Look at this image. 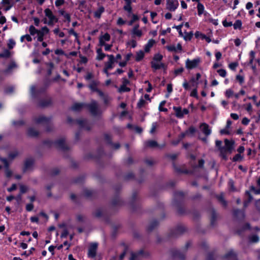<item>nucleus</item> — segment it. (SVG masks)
I'll return each mask as SVG.
<instances>
[{"label": "nucleus", "instance_id": "1", "mask_svg": "<svg viewBox=\"0 0 260 260\" xmlns=\"http://www.w3.org/2000/svg\"><path fill=\"white\" fill-rule=\"evenodd\" d=\"M190 244L189 242H187L185 247L183 248L181 250L177 249H172L171 251V255L172 257L178 260H183L185 258V252L187 250Z\"/></svg>", "mask_w": 260, "mask_h": 260}, {"label": "nucleus", "instance_id": "2", "mask_svg": "<svg viewBox=\"0 0 260 260\" xmlns=\"http://www.w3.org/2000/svg\"><path fill=\"white\" fill-rule=\"evenodd\" d=\"M85 107L88 109L92 115L95 116L98 114V104L96 101H92L89 104H86Z\"/></svg>", "mask_w": 260, "mask_h": 260}, {"label": "nucleus", "instance_id": "3", "mask_svg": "<svg viewBox=\"0 0 260 260\" xmlns=\"http://www.w3.org/2000/svg\"><path fill=\"white\" fill-rule=\"evenodd\" d=\"M44 12L45 16L49 19L47 23L48 25H53L55 22H57V18L53 14L52 11L49 9H46Z\"/></svg>", "mask_w": 260, "mask_h": 260}, {"label": "nucleus", "instance_id": "4", "mask_svg": "<svg viewBox=\"0 0 260 260\" xmlns=\"http://www.w3.org/2000/svg\"><path fill=\"white\" fill-rule=\"evenodd\" d=\"M179 3L177 0H167L166 8L170 11H174L178 8Z\"/></svg>", "mask_w": 260, "mask_h": 260}, {"label": "nucleus", "instance_id": "5", "mask_svg": "<svg viewBox=\"0 0 260 260\" xmlns=\"http://www.w3.org/2000/svg\"><path fill=\"white\" fill-rule=\"evenodd\" d=\"M200 62V58H196L193 60L187 59L185 62V66L188 69H192L196 68Z\"/></svg>", "mask_w": 260, "mask_h": 260}, {"label": "nucleus", "instance_id": "6", "mask_svg": "<svg viewBox=\"0 0 260 260\" xmlns=\"http://www.w3.org/2000/svg\"><path fill=\"white\" fill-rule=\"evenodd\" d=\"M173 110L175 112V115L179 118H182L185 114H187L189 111L187 109H184L183 110L180 107H174Z\"/></svg>", "mask_w": 260, "mask_h": 260}, {"label": "nucleus", "instance_id": "7", "mask_svg": "<svg viewBox=\"0 0 260 260\" xmlns=\"http://www.w3.org/2000/svg\"><path fill=\"white\" fill-rule=\"evenodd\" d=\"M98 244L96 243H91L89 247L88 256L91 258H94L96 255V251Z\"/></svg>", "mask_w": 260, "mask_h": 260}, {"label": "nucleus", "instance_id": "8", "mask_svg": "<svg viewBox=\"0 0 260 260\" xmlns=\"http://www.w3.org/2000/svg\"><path fill=\"white\" fill-rule=\"evenodd\" d=\"M99 84V82L98 81L93 80L88 85V87L91 91L96 92L99 95H103V92L97 88V86Z\"/></svg>", "mask_w": 260, "mask_h": 260}, {"label": "nucleus", "instance_id": "9", "mask_svg": "<svg viewBox=\"0 0 260 260\" xmlns=\"http://www.w3.org/2000/svg\"><path fill=\"white\" fill-rule=\"evenodd\" d=\"M35 122L38 124H42L48 125L50 124V118L46 117L44 116H40L35 119Z\"/></svg>", "mask_w": 260, "mask_h": 260}, {"label": "nucleus", "instance_id": "10", "mask_svg": "<svg viewBox=\"0 0 260 260\" xmlns=\"http://www.w3.org/2000/svg\"><path fill=\"white\" fill-rule=\"evenodd\" d=\"M55 145L58 148L63 150H67L68 149L63 139H60L56 141L55 142Z\"/></svg>", "mask_w": 260, "mask_h": 260}, {"label": "nucleus", "instance_id": "11", "mask_svg": "<svg viewBox=\"0 0 260 260\" xmlns=\"http://www.w3.org/2000/svg\"><path fill=\"white\" fill-rule=\"evenodd\" d=\"M109 58V60L105 63V67L107 69H111L113 68V63L115 61L114 56L113 55H107Z\"/></svg>", "mask_w": 260, "mask_h": 260}, {"label": "nucleus", "instance_id": "12", "mask_svg": "<svg viewBox=\"0 0 260 260\" xmlns=\"http://www.w3.org/2000/svg\"><path fill=\"white\" fill-rule=\"evenodd\" d=\"M200 128L202 132L206 136H208L211 133V129L209 128V125L205 123H203L200 125Z\"/></svg>", "mask_w": 260, "mask_h": 260}, {"label": "nucleus", "instance_id": "13", "mask_svg": "<svg viewBox=\"0 0 260 260\" xmlns=\"http://www.w3.org/2000/svg\"><path fill=\"white\" fill-rule=\"evenodd\" d=\"M34 165V160L32 159L28 158L24 162V166L23 168V172H25L28 170L32 168Z\"/></svg>", "mask_w": 260, "mask_h": 260}, {"label": "nucleus", "instance_id": "14", "mask_svg": "<svg viewBox=\"0 0 260 260\" xmlns=\"http://www.w3.org/2000/svg\"><path fill=\"white\" fill-rule=\"evenodd\" d=\"M145 146L146 147H150V148H154V147H159L160 148H162L164 147L165 145L162 146L161 147H160L159 145L157 144V142L154 140H149L147 141H146L144 143Z\"/></svg>", "mask_w": 260, "mask_h": 260}, {"label": "nucleus", "instance_id": "15", "mask_svg": "<svg viewBox=\"0 0 260 260\" xmlns=\"http://www.w3.org/2000/svg\"><path fill=\"white\" fill-rule=\"evenodd\" d=\"M110 40V36L108 33H106L104 35L101 36L99 39L100 45L103 46L105 45V42L109 41Z\"/></svg>", "mask_w": 260, "mask_h": 260}, {"label": "nucleus", "instance_id": "16", "mask_svg": "<svg viewBox=\"0 0 260 260\" xmlns=\"http://www.w3.org/2000/svg\"><path fill=\"white\" fill-rule=\"evenodd\" d=\"M166 48L170 52H176L178 50H182V46L180 44H178L177 47L175 45H170L166 46Z\"/></svg>", "mask_w": 260, "mask_h": 260}, {"label": "nucleus", "instance_id": "17", "mask_svg": "<svg viewBox=\"0 0 260 260\" xmlns=\"http://www.w3.org/2000/svg\"><path fill=\"white\" fill-rule=\"evenodd\" d=\"M51 104L50 98H47L42 100L39 103V106L42 108L47 107Z\"/></svg>", "mask_w": 260, "mask_h": 260}, {"label": "nucleus", "instance_id": "18", "mask_svg": "<svg viewBox=\"0 0 260 260\" xmlns=\"http://www.w3.org/2000/svg\"><path fill=\"white\" fill-rule=\"evenodd\" d=\"M86 104L85 103H75L72 107L71 109L74 111H80L84 107H85Z\"/></svg>", "mask_w": 260, "mask_h": 260}, {"label": "nucleus", "instance_id": "19", "mask_svg": "<svg viewBox=\"0 0 260 260\" xmlns=\"http://www.w3.org/2000/svg\"><path fill=\"white\" fill-rule=\"evenodd\" d=\"M105 11V8L103 6H100L93 13L94 17L96 18H100L102 14Z\"/></svg>", "mask_w": 260, "mask_h": 260}, {"label": "nucleus", "instance_id": "20", "mask_svg": "<svg viewBox=\"0 0 260 260\" xmlns=\"http://www.w3.org/2000/svg\"><path fill=\"white\" fill-rule=\"evenodd\" d=\"M234 216L238 219H243L245 217L244 211L239 209H235L234 210Z\"/></svg>", "mask_w": 260, "mask_h": 260}, {"label": "nucleus", "instance_id": "21", "mask_svg": "<svg viewBox=\"0 0 260 260\" xmlns=\"http://www.w3.org/2000/svg\"><path fill=\"white\" fill-rule=\"evenodd\" d=\"M155 43V40L153 39H150L149 40L148 43L145 45L144 50L146 52H148L150 51V48Z\"/></svg>", "mask_w": 260, "mask_h": 260}, {"label": "nucleus", "instance_id": "22", "mask_svg": "<svg viewBox=\"0 0 260 260\" xmlns=\"http://www.w3.org/2000/svg\"><path fill=\"white\" fill-rule=\"evenodd\" d=\"M224 257L228 260H237L236 254L233 250H231L229 252H228L225 255Z\"/></svg>", "mask_w": 260, "mask_h": 260}, {"label": "nucleus", "instance_id": "23", "mask_svg": "<svg viewBox=\"0 0 260 260\" xmlns=\"http://www.w3.org/2000/svg\"><path fill=\"white\" fill-rule=\"evenodd\" d=\"M151 67L155 69V70H158L160 68H165V65L163 63H157L156 62H155L154 61H152L151 62Z\"/></svg>", "mask_w": 260, "mask_h": 260}, {"label": "nucleus", "instance_id": "24", "mask_svg": "<svg viewBox=\"0 0 260 260\" xmlns=\"http://www.w3.org/2000/svg\"><path fill=\"white\" fill-rule=\"evenodd\" d=\"M27 135L29 137H35L38 136L39 132L33 128H29L27 130Z\"/></svg>", "mask_w": 260, "mask_h": 260}, {"label": "nucleus", "instance_id": "25", "mask_svg": "<svg viewBox=\"0 0 260 260\" xmlns=\"http://www.w3.org/2000/svg\"><path fill=\"white\" fill-rule=\"evenodd\" d=\"M77 122L81 127L84 128L85 129H86L88 131H89L90 129V127L89 126L86 125V124H87L86 121H85L84 120L80 119V120H78L77 121Z\"/></svg>", "mask_w": 260, "mask_h": 260}, {"label": "nucleus", "instance_id": "26", "mask_svg": "<svg viewBox=\"0 0 260 260\" xmlns=\"http://www.w3.org/2000/svg\"><path fill=\"white\" fill-rule=\"evenodd\" d=\"M96 52L98 55L96 56V59L99 60H101L103 59V58L107 56L105 53L102 52V50L101 48H99L96 50Z\"/></svg>", "mask_w": 260, "mask_h": 260}, {"label": "nucleus", "instance_id": "27", "mask_svg": "<svg viewBox=\"0 0 260 260\" xmlns=\"http://www.w3.org/2000/svg\"><path fill=\"white\" fill-rule=\"evenodd\" d=\"M105 138L107 142L108 143L111 144L116 149H117L120 147V144L119 143H116L114 144L111 143V139L109 135H105Z\"/></svg>", "mask_w": 260, "mask_h": 260}, {"label": "nucleus", "instance_id": "28", "mask_svg": "<svg viewBox=\"0 0 260 260\" xmlns=\"http://www.w3.org/2000/svg\"><path fill=\"white\" fill-rule=\"evenodd\" d=\"M143 254V251L142 250L139 251L138 252H132L131 253V256L129 258V260H137L138 257L141 255Z\"/></svg>", "mask_w": 260, "mask_h": 260}, {"label": "nucleus", "instance_id": "29", "mask_svg": "<svg viewBox=\"0 0 260 260\" xmlns=\"http://www.w3.org/2000/svg\"><path fill=\"white\" fill-rule=\"evenodd\" d=\"M144 56V52L142 50H140L137 52L135 59L137 61H140L143 58Z\"/></svg>", "mask_w": 260, "mask_h": 260}, {"label": "nucleus", "instance_id": "30", "mask_svg": "<svg viewBox=\"0 0 260 260\" xmlns=\"http://www.w3.org/2000/svg\"><path fill=\"white\" fill-rule=\"evenodd\" d=\"M225 145L228 150L231 151L233 148L234 143L229 141L228 139L224 140Z\"/></svg>", "mask_w": 260, "mask_h": 260}, {"label": "nucleus", "instance_id": "31", "mask_svg": "<svg viewBox=\"0 0 260 260\" xmlns=\"http://www.w3.org/2000/svg\"><path fill=\"white\" fill-rule=\"evenodd\" d=\"M217 215L214 210L211 211V224L214 225L216 220Z\"/></svg>", "mask_w": 260, "mask_h": 260}, {"label": "nucleus", "instance_id": "32", "mask_svg": "<svg viewBox=\"0 0 260 260\" xmlns=\"http://www.w3.org/2000/svg\"><path fill=\"white\" fill-rule=\"evenodd\" d=\"M131 90V89L126 87V85H121L118 89V91L120 93L128 92Z\"/></svg>", "mask_w": 260, "mask_h": 260}, {"label": "nucleus", "instance_id": "33", "mask_svg": "<svg viewBox=\"0 0 260 260\" xmlns=\"http://www.w3.org/2000/svg\"><path fill=\"white\" fill-rule=\"evenodd\" d=\"M59 13L64 17L68 22L71 21V17L69 14L66 13L63 10L59 11Z\"/></svg>", "mask_w": 260, "mask_h": 260}, {"label": "nucleus", "instance_id": "34", "mask_svg": "<svg viewBox=\"0 0 260 260\" xmlns=\"http://www.w3.org/2000/svg\"><path fill=\"white\" fill-rule=\"evenodd\" d=\"M158 224V222L156 220L152 221L148 226V230L152 231Z\"/></svg>", "mask_w": 260, "mask_h": 260}, {"label": "nucleus", "instance_id": "35", "mask_svg": "<svg viewBox=\"0 0 260 260\" xmlns=\"http://www.w3.org/2000/svg\"><path fill=\"white\" fill-rule=\"evenodd\" d=\"M100 96L102 98L105 104H108L111 100V98H110L108 95L105 94L104 92L103 95Z\"/></svg>", "mask_w": 260, "mask_h": 260}, {"label": "nucleus", "instance_id": "36", "mask_svg": "<svg viewBox=\"0 0 260 260\" xmlns=\"http://www.w3.org/2000/svg\"><path fill=\"white\" fill-rule=\"evenodd\" d=\"M19 154L17 150H15L14 151L11 152L9 154V158L11 160L14 159L15 157H16Z\"/></svg>", "mask_w": 260, "mask_h": 260}, {"label": "nucleus", "instance_id": "37", "mask_svg": "<svg viewBox=\"0 0 260 260\" xmlns=\"http://www.w3.org/2000/svg\"><path fill=\"white\" fill-rule=\"evenodd\" d=\"M112 203L113 206H120L122 205V201L119 197H117L113 200Z\"/></svg>", "mask_w": 260, "mask_h": 260}, {"label": "nucleus", "instance_id": "38", "mask_svg": "<svg viewBox=\"0 0 260 260\" xmlns=\"http://www.w3.org/2000/svg\"><path fill=\"white\" fill-rule=\"evenodd\" d=\"M234 29H241L242 26V22L240 20H237L233 24Z\"/></svg>", "mask_w": 260, "mask_h": 260}, {"label": "nucleus", "instance_id": "39", "mask_svg": "<svg viewBox=\"0 0 260 260\" xmlns=\"http://www.w3.org/2000/svg\"><path fill=\"white\" fill-rule=\"evenodd\" d=\"M197 8H198V12L199 15H201L203 13V12H204V6L202 4L199 3L198 4Z\"/></svg>", "mask_w": 260, "mask_h": 260}, {"label": "nucleus", "instance_id": "40", "mask_svg": "<svg viewBox=\"0 0 260 260\" xmlns=\"http://www.w3.org/2000/svg\"><path fill=\"white\" fill-rule=\"evenodd\" d=\"M39 30L37 29L33 25H30L29 28V32L31 35L34 36L37 34Z\"/></svg>", "mask_w": 260, "mask_h": 260}, {"label": "nucleus", "instance_id": "41", "mask_svg": "<svg viewBox=\"0 0 260 260\" xmlns=\"http://www.w3.org/2000/svg\"><path fill=\"white\" fill-rule=\"evenodd\" d=\"M243 159V156L240 154H237L233 158L234 161H241Z\"/></svg>", "mask_w": 260, "mask_h": 260}, {"label": "nucleus", "instance_id": "42", "mask_svg": "<svg viewBox=\"0 0 260 260\" xmlns=\"http://www.w3.org/2000/svg\"><path fill=\"white\" fill-rule=\"evenodd\" d=\"M38 35V41L39 42H42L43 41V37L44 36V32L39 30L37 32Z\"/></svg>", "mask_w": 260, "mask_h": 260}, {"label": "nucleus", "instance_id": "43", "mask_svg": "<svg viewBox=\"0 0 260 260\" xmlns=\"http://www.w3.org/2000/svg\"><path fill=\"white\" fill-rule=\"evenodd\" d=\"M132 34L139 37H141L143 35L142 31L140 29L132 30Z\"/></svg>", "mask_w": 260, "mask_h": 260}, {"label": "nucleus", "instance_id": "44", "mask_svg": "<svg viewBox=\"0 0 260 260\" xmlns=\"http://www.w3.org/2000/svg\"><path fill=\"white\" fill-rule=\"evenodd\" d=\"M10 55V52L9 51L6 50L3 53L0 54V57L8 58Z\"/></svg>", "mask_w": 260, "mask_h": 260}, {"label": "nucleus", "instance_id": "45", "mask_svg": "<svg viewBox=\"0 0 260 260\" xmlns=\"http://www.w3.org/2000/svg\"><path fill=\"white\" fill-rule=\"evenodd\" d=\"M157 127H158L157 123H156V122L153 123L152 124L151 128L150 131V133L152 134L154 133L155 132V131Z\"/></svg>", "mask_w": 260, "mask_h": 260}, {"label": "nucleus", "instance_id": "46", "mask_svg": "<svg viewBox=\"0 0 260 260\" xmlns=\"http://www.w3.org/2000/svg\"><path fill=\"white\" fill-rule=\"evenodd\" d=\"M162 55L160 54H156L154 55V57H153V61H154L155 62L156 61H159L160 60H161V59H162Z\"/></svg>", "mask_w": 260, "mask_h": 260}, {"label": "nucleus", "instance_id": "47", "mask_svg": "<svg viewBox=\"0 0 260 260\" xmlns=\"http://www.w3.org/2000/svg\"><path fill=\"white\" fill-rule=\"evenodd\" d=\"M146 104V101L143 98L140 99L139 101L137 104L138 107L141 108L143 107Z\"/></svg>", "mask_w": 260, "mask_h": 260}, {"label": "nucleus", "instance_id": "48", "mask_svg": "<svg viewBox=\"0 0 260 260\" xmlns=\"http://www.w3.org/2000/svg\"><path fill=\"white\" fill-rule=\"evenodd\" d=\"M217 73L222 77H225L226 75V72L224 69H219L217 71Z\"/></svg>", "mask_w": 260, "mask_h": 260}, {"label": "nucleus", "instance_id": "49", "mask_svg": "<svg viewBox=\"0 0 260 260\" xmlns=\"http://www.w3.org/2000/svg\"><path fill=\"white\" fill-rule=\"evenodd\" d=\"M250 191H252L256 194H260V188L256 189L253 186H251L250 188Z\"/></svg>", "mask_w": 260, "mask_h": 260}, {"label": "nucleus", "instance_id": "50", "mask_svg": "<svg viewBox=\"0 0 260 260\" xmlns=\"http://www.w3.org/2000/svg\"><path fill=\"white\" fill-rule=\"evenodd\" d=\"M15 45V42L13 39L9 40V42L8 43V47L9 49H12Z\"/></svg>", "mask_w": 260, "mask_h": 260}, {"label": "nucleus", "instance_id": "51", "mask_svg": "<svg viewBox=\"0 0 260 260\" xmlns=\"http://www.w3.org/2000/svg\"><path fill=\"white\" fill-rule=\"evenodd\" d=\"M238 62H232L229 64V67L232 70H235L236 68L238 67Z\"/></svg>", "mask_w": 260, "mask_h": 260}, {"label": "nucleus", "instance_id": "52", "mask_svg": "<svg viewBox=\"0 0 260 260\" xmlns=\"http://www.w3.org/2000/svg\"><path fill=\"white\" fill-rule=\"evenodd\" d=\"M250 240L252 242L256 243L259 241V237L258 236L254 235L250 237Z\"/></svg>", "mask_w": 260, "mask_h": 260}, {"label": "nucleus", "instance_id": "53", "mask_svg": "<svg viewBox=\"0 0 260 260\" xmlns=\"http://www.w3.org/2000/svg\"><path fill=\"white\" fill-rule=\"evenodd\" d=\"M138 19H139V18L137 15H136L135 14H133L132 19L129 21L128 25H132L133 24V23L135 21H136V20H138Z\"/></svg>", "mask_w": 260, "mask_h": 260}, {"label": "nucleus", "instance_id": "54", "mask_svg": "<svg viewBox=\"0 0 260 260\" xmlns=\"http://www.w3.org/2000/svg\"><path fill=\"white\" fill-rule=\"evenodd\" d=\"M123 9L125 11L128 12V13H131L132 10L131 4H125L123 7Z\"/></svg>", "mask_w": 260, "mask_h": 260}, {"label": "nucleus", "instance_id": "55", "mask_svg": "<svg viewBox=\"0 0 260 260\" xmlns=\"http://www.w3.org/2000/svg\"><path fill=\"white\" fill-rule=\"evenodd\" d=\"M27 187L26 186H25L24 185H20V191L21 194L25 193L27 191Z\"/></svg>", "mask_w": 260, "mask_h": 260}, {"label": "nucleus", "instance_id": "56", "mask_svg": "<svg viewBox=\"0 0 260 260\" xmlns=\"http://www.w3.org/2000/svg\"><path fill=\"white\" fill-rule=\"evenodd\" d=\"M166 103V101H162L160 104H159V111H167L168 110L167 108H162V106H164Z\"/></svg>", "mask_w": 260, "mask_h": 260}, {"label": "nucleus", "instance_id": "57", "mask_svg": "<svg viewBox=\"0 0 260 260\" xmlns=\"http://www.w3.org/2000/svg\"><path fill=\"white\" fill-rule=\"evenodd\" d=\"M236 79L239 82V83L241 84H242L244 81V77L240 75H238L236 76Z\"/></svg>", "mask_w": 260, "mask_h": 260}, {"label": "nucleus", "instance_id": "58", "mask_svg": "<svg viewBox=\"0 0 260 260\" xmlns=\"http://www.w3.org/2000/svg\"><path fill=\"white\" fill-rule=\"evenodd\" d=\"M145 162L147 165L149 166H152L154 163V160L152 159H146L145 160Z\"/></svg>", "mask_w": 260, "mask_h": 260}, {"label": "nucleus", "instance_id": "59", "mask_svg": "<svg viewBox=\"0 0 260 260\" xmlns=\"http://www.w3.org/2000/svg\"><path fill=\"white\" fill-rule=\"evenodd\" d=\"M184 71V69L183 68H180L179 69H178L177 70H175L174 71V74L175 76H177L180 74H181Z\"/></svg>", "mask_w": 260, "mask_h": 260}, {"label": "nucleus", "instance_id": "60", "mask_svg": "<svg viewBox=\"0 0 260 260\" xmlns=\"http://www.w3.org/2000/svg\"><path fill=\"white\" fill-rule=\"evenodd\" d=\"M178 154H167L166 156L171 158L172 160H175L178 156Z\"/></svg>", "mask_w": 260, "mask_h": 260}, {"label": "nucleus", "instance_id": "61", "mask_svg": "<svg viewBox=\"0 0 260 260\" xmlns=\"http://www.w3.org/2000/svg\"><path fill=\"white\" fill-rule=\"evenodd\" d=\"M234 94V92L232 90L229 89L226 90L225 92V95L227 97L230 98Z\"/></svg>", "mask_w": 260, "mask_h": 260}, {"label": "nucleus", "instance_id": "62", "mask_svg": "<svg viewBox=\"0 0 260 260\" xmlns=\"http://www.w3.org/2000/svg\"><path fill=\"white\" fill-rule=\"evenodd\" d=\"M5 174L7 177H10L12 175V172L9 169V168H7L5 170Z\"/></svg>", "mask_w": 260, "mask_h": 260}, {"label": "nucleus", "instance_id": "63", "mask_svg": "<svg viewBox=\"0 0 260 260\" xmlns=\"http://www.w3.org/2000/svg\"><path fill=\"white\" fill-rule=\"evenodd\" d=\"M64 3V0H56L55 2L56 7H59Z\"/></svg>", "mask_w": 260, "mask_h": 260}, {"label": "nucleus", "instance_id": "64", "mask_svg": "<svg viewBox=\"0 0 260 260\" xmlns=\"http://www.w3.org/2000/svg\"><path fill=\"white\" fill-rule=\"evenodd\" d=\"M255 206L257 210L260 212V199L257 200L255 201Z\"/></svg>", "mask_w": 260, "mask_h": 260}]
</instances>
